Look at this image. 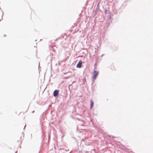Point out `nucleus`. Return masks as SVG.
I'll use <instances>...</instances> for the list:
<instances>
[{"instance_id": "f257e3e1", "label": "nucleus", "mask_w": 153, "mask_h": 153, "mask_svg": "<svg viewBox=\"0 0 153 153\" xmlns=\"http://www.w3.org/2000/svg\"><path fill=\"white\" fill-rule=\"evenodd\" d=\"M98 72L96 71H94V76L93 77V78L94 79V80H95L98 74Z\"/></svg>"}, {"instance_id": "20e7f679", "label": "nucleus", "mask_w": 153, "mask_h": 153, "mask_svg": "<svg viewBox=\"0 0 153 153\" xmlns=\"http://www.w3.org/2000/svg\"><path fill=\"white\" fill-rule=\"evenodd\" d=\"M94 105V102L92 100L91 101V107L90 108L92 109Z\"/></svg>"}, {"instance_id": "f03ea898", "label": "nucleus", "mask_w": 153, "mask_h": 153, "mask_svg": "<svg viewBox=\"0 0 153 153\" xmlns=\"http://www.w3.org/2000/svg\"><path fill=\"white\" fill-rule=\"evenodd\" d=\"M59 91L58 90H55L53 92V96L56 97L59 94Z\"/></svg>"}, {"instance_id": "7ed1b4c3", "label": "nucleus", "mask_w": 153, "mask_h": 153, "mask_svg": "<svg viewBox=\"0 0 153 153\" xmlns=\"http://www.w3.org/2000/svg\"><path fill=\"white\" fill-rule=\"evenodd\" d=\"M82 62L81 61H80L77 65V67L78 68H81L82 67Z\"/></svg>"}]
</instances>
